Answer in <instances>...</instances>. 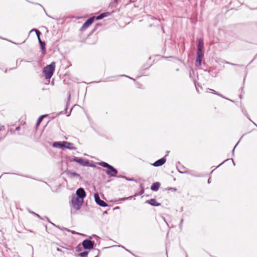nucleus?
<instances>
[{"instance_id": "f257e3e1", "label": "nucleus", "mask_w": 257, "mask_h": 257, "mask_svg": "<svg viewBox=\"0 0 257 257\" xmlns=\"http://www.w3.org/2000/svg\"><path fill=\"white\" fill-rule=\"evenodd\" d=\"M55 68V63L54 62H52L50 65H47L44 68L43 72L46 78L49 79L52 77Z\"/></svg>"}, {"instance_id": "f03ea898", "label": "nucleus", "mask_w": 257, "mask_h": 257, "mask_svg": "<svg viewBox=\"0 0 257 257\" xmlns=\"http://www.w3.org/2000/svg\"><path fill=\"white\" fill-rule=\"evenodd\" d=\"M53 146L55 148H59L61 149L66 148L70 150L74 149L72 143L65 141L54 142L53 144Z\"/></svg>"}, {"instance_id": "7ed1b4c3", "label": "nucleus", "mask_w": 257, "mask_h": 257, "mask_svg": "<svg viewBox=\"0 0 257 257\" xmlns=\"http://www.w3.org/2000/svg\"><path fill=\"white\" fill-rule=\"evenodd\" d=\"M83 202L84 200H83V199L77 198L74 196L72 197L71 201L72 207L77 210L81 208Z\"/></svg>"}, {"instance_id": "20e7f679", "label": "nucleus", "mask_w": 257, "mask_h": 257, "mask_svg": "<svg viewBox=\"0 0 257 257\" xmlns=\"http://www.w3.org/2000/svg\"><path fill=\"white\" fill-rule=\"evenodd\" d=\"M71 161L77 162L84 166L94 167L93 165L90 164L89 161L86 159H83L80 158L74 157Z\"/></svg>"}, {"instance_id": "39448f33", "label": "nucleus", "mask_w": 257, "mask_h": 257, "mask_svg": "<svg viewBox=\"0 0 257 257\" xmlns=\"http://www.w3.org/2000/svg\"><path fill=\"white\" fill-rule=\"evenodd\" d=\"M75 196L84 200V198L86 196L85 191L83 188H80L77 190L76 192V196Z\"/></svg>"}, {"instance_id": "423d86ee", "label": "nucleus", "mask_w": 257, "mask_h": 257, "mask_svg": "<svg viewBox=\"0 0 257 257\" xmlns=\"http://www.w3.org/2000/svg\"><path fill=\"white\" fill-rule=\"evenodd\" d=\"M82 245L85 249H91L93 247V242L90 240H84L82 242Z\"/></svg>"}, {"instance_id": "0eeeda50", "label": "nucleus", "mask_w": 257, "mask_h": 257, "mask_svg": "<svg viewBox=\"0 0 257 257\" xmlns=\"http://www.w3.org/2000/svg\"><path fill=\"white\" fill-rule=\"evenodd\" d=\"M94 197L95 201L97 204L102 207H106L107 206V204L105 202L100 200L98 193H95Z\"/></svg>"}, {"instance_id": "6e6552de", "label": "nucleus", "mask_w": 257, "mask_h": 257, "mask_svg": "<svg viewBox=\"0 0 257 257\" xmlns=\"http://www.w3.org/2000/svg\"><path fill=\"white\" fill-rule=\"evenodd\" d=\"M117 171L112 166H110L108 170L106 171V173L110 176H115L117 174Z\"/></svg>"}, {"instance_id": "1a4fd4ad", "label": "nucleus", "mask_w": 257, "mask_h": 257, "mask_svg": "<svg viewBox=\"0 0 257 257\" xmlns=\"http://www.w3.org/2000/svg\"><path fill=\"white\" fill-rule=\"evenodd\" d=\"M198 48H197V54H201L203 55L202 52V50L203 48V42L202 39H199L198 41Z\"/></svg>"}, {"instance_id": "9d476101", "label": "nucleus", "mask_w": 257, "mask_h": 257, "mask_svg": "<svg viewBox=\"0 0 257 257\" xmlns=\"http://www.w3.org/2000/svg\"><path fill=\"white\" fill-rule=\"evenodd\" d=\"M95 17H92L89 19L86 22L84 23L82 27V29H85L91 25L94 21Z\"/></svg>"}, {"instance_id": "9b49d317", "label": "nucleus", "mask_w": 257, "mask_h": 257, "mask_svg": "<svg viewBox=\"0 0 257 257\" xmlns=\"http://www.w3.org/2000/svg\"><path fill=\"white\" fill-rule=\"evenodd\" d=\"M165 162H166V159L164 158H162V159L157 161L156 162H155L153 164V165L155 167H158V166H160L163 165Z\"/></svg>"}, {"instance_id": "f8f14e48", "label": "nucleus", "mask_w": 257, "mask_h": 257, "mask_svg": "<svg viewBox=\"0 0 257 257\" xmlns=\"http://www.w3.org/2000/svg\"><path fill=\"white\" fill-rule=\"evenodd\" d=\"M160 186V184L159 182H156L153 184L151 188L152 190L156 191L158 190Z\"/></svg>"}, {"instance_id": "ddd939ff", "label": "nucleus", "mask_w": 257, "mask_h": 257, "mask_svg": "<svg viewBox=\"0 0 257 257\" xmlns=\"http://www.w3.org/2000/svg\"><path fill=\"white\" fill-rule=\"evenodd\" d=\"M147 203L153 205V206H159L160 205V203H158L156 200L154 199H152L150 200H148L146 201Z\"/></svg>"}, {"instance_id": "4468645a", "label": "nucleus", "mask_w": 257, "mask_h": 257, "mask_svg": "<svg viewBox=\"0 0 257 257\" xmlns=\"http://www.w3.org/2000/svg\"><path fill=\"white\" fill-rule=\"evenodd\" d=\"M110 15V13H108V12H106V13H102L101 14V15H100L99 16H97L96 18V19L98 20H100L104 17H106L107 16H109Z\"/></svg>"}, {"instance_id": "2eb2a0df", "label": "nucleus", "mask_w": 257, "mask_h": 257, "mask_svg": "<svg viewBox=\"0 0 257 257\" xmlns=\"http://www.w3.org/2000/svg\"><path fill=\"white\" fill-rule=\"evenodd\" d=\"M33 31H35L36 32L40 44V45H44V43L41 40L40 38V35L41 34L40 32L37 30H33L31 31V32H32Z\"/></svg>"}, {"instance_id": "dca6fc26", "label": "nucleus", "mask_w": 257, "mask_h": 257, "mask_svg": "<svg viewBox=\"0 0 257 257\" xmlns=\"http://www.w3.org/2000/svg\"><path fill=\"white\" fill-rule=\"evenodd\" d=\"M197 55L196 63L199 66H200L201 63V60L203 55L197 54Z\"/></svg>"}, {"instance_id": "f3484780", "label": "nucleus", "mask_w": 257, "mask_h": 257, "mask_svg": "<svg viewBox=\"0 0 257 257\" xmlns=\"http://www.w3.org/2000/svg\"><path fill=\"white\" fill-rule=\"evenodd\" d=\"M99 164L100 166H101L103 167L107 168H108V167H110V165H109L107 163L104 162H100L99 163Z\"/></svg>"}, {"instance_id": "a211bd4d", "label": "nucleus", "mask_w": 257, "mask_h": 257, "mask_svg": "<svg viewBox=\"0 0 257 257\" xmlns=\"http://www.w3.org/2000/svg\"><path fill=\"white\" fill-rule=\"evenodd\" d=\"M68 175H69L70 177H79V175L77 173H74V172H69L68 173Z\"/></svg>"}, {"instance_id": "6ab92c4d", "label": "nucleus", "mask_w": 257, "mask_h": 257, "mask_svg": "<svg viewBox=\"0 0 257 257\" xmlns=\"http://www.w3.org/2000/svg\"><path fill=\"white\" fill-rule=\"evenodd\" d=\"M44 116V115H41L39 117V118L38 119V120H37V125H38L41 123Z\"/></svg>"}, {"instance_id": "aec40b11", "label": "nucleus", "mask_w": 257, "mask_h": 257, "mask_svg": "<svg viewBox=\"0 0 257 257\" xmlns=\"http://www.w3.org/2000/svg\"><path fill=\"white\" fill-rule=\"evenodd\" d=\"M87 254H88V252L87 251H84V252H81L80 254V255L81 257H85V256H86L87 255Z\"/></svg>"}, {"instance_id": "412c9836", "label": "nucleus", "mask_w": 257, "mask_h": 257, "mask_svg": "<svg viewBox=\"0 0 257 257\" xmlns=\"http://www.w3.org/2000/svg\"><path fill=\"white\" fill-rule=\"evenodd\" d=\"M42 49L43 51H45V44L44 45H41Z\"/></svg>"}, {"instance_id": "4be33fe9", "label": "nucleus", "mask_w": 257, "mask_h": 257, "mask_svg": "<svg viewBox=\"0 0 257 257\" xmlns=\"http://www.w3.org/2000/svg\"><path fill=\"white\" fill-rule=\"evenodd\" d=\"M4 128V126L3 125H0V131H2L3 130Z\"/></svg>"}, {"instance_id": "5701e85b", "label": "nucleus", "mask_w": 257, "mask_h": 257, "mask_svg": "<svg viewBox=\"0 0 257 257\" xmlns=\"http://www.w3.org/2000/svg\"><path fill=\"white\" fill-rule=\"evenodd\" d=\"M127 198H121V199H120V200H125V199H127Z\"/></svg>"}, {"instance_id": "b1692460", "label": "nucleus", "mask_w": 257, "mask_h": 257, "mask_svg": "<svg viewBox=\"0 0 257 257\" xmlns=\"http://www.w3.org/2000/svg\"><path fill=\"white\" fill-rule=\"evenodd\" d=\"M208 181L209 183H210V179H209Z\"/></svg>"}, {"instance_id": "393cba45", "label": "nucleus", "mask_w": 257, "mask_h": 257, "mask_svg": "<svg viewBox=\"0 0 257 257\" xmlns=\"http://www.w3.org/2000/svg\"><path fill=\"white\" fill-rule=\"evenodd\" d=\"M71 232H72V233H73V234L75 233V232L74 231H71Z\"/></svg>"}, {"instance_id": "a878e982", "label": "nucleus", "mask_w": 257, "mask_h": 257, "mask_svg": "<svg viewBox=\"0 0 257 257\" xmlns=\"http://www.w3.org/2000/svg\"><path fill=\"white\" fill-rule=\"evenodd\" d=\"M65 230H67V231H69V230H67V229H65Z\"/></svg>"}]
</instances>
